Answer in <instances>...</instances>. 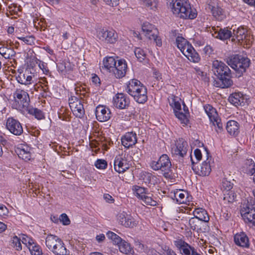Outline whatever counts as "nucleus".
<instances>
[{
	"label": "nucleus",
	"mask_w": 255,
	"mask_h": 255,
	"mask_svg": "<svg viewBox=\"0 0 255 255\" xmlns=\"http://www.w3.org/2000/svg\"><path fill=\"white\" fill-rule=\"evenodd\" d=\"M213 70L218 78L214 81V86L221 88H229L233 84L231 79V71L227 65L224 62L214 60L212 63Z\"/></svg>",
	"instance_id": "1"
},
{
	"label": "nucleus",
	"mask_w": 255,
	"mask_h": 255,
	"mask_svg": "<svg viewBox=\"0 0 255 255\" xmlns=\"http://www.w3.org/2000/svg\"><path fill=\"white\" fill-rule=\"evenodd\" d=\"M167 5L173 14L184 19H194L197 16L196 10L191 8L187 0H167Z\"/></svg>",
	"instance_id": "2"
},
{
	"label": "nucleus",
	"mask_w": 255,
	"mask_h": 255,
	"mask_svg": "<svg viewBox=\"0 0 255 255\" xmlns=\"http://www.w3.org/2000/svg\"><path fill=\"white\" fill-rule=\"evenodd\" d=\"M126 91L138 103L142 104L147 101L146 88L136 79H132L128 82Z\"/></svg>",
	"instance_id": "3"
},
{
	"label": "nucleus",
	"mask_w": 255,
	"mask_h": 255,
	"mask_svg": "<svg viewBox=\"0 0 255 255\" xmlns=\"http://www.w3.org/2000/svg\"><path fill=\"white\" fill-rule=\"evenodd\" d=\"M45 245L55 255H67V250L63 242L58 236L48 235L45 239Z\"/></svg>",
	"instance_id": "4"
},
{
	"label": "nucleus",
	"mask_w": 255,
	"mask_h": 255,
	"mask_svg": "<svg viewBox=\"0 0 255 255\" xmlns=\"http://www.w3.org/2000/svg\"><path fill=\"white\" fill-rule=\"evenodd\" d=\"M226 62L239 73V76H241L246 72L250 64V60L248 58L238 54L228 57Z\"/></svg>",
	"instance_id": "5"
},
{
	"label": "nucleus",
	"mask_w": 255,
	"mask_h": 255,
	"mask_svg": "<svg viewBox=\"0 0 255 255\" xmlns=\"http://www.w3.org/2000/svg\"><path fill=\"white\" fill-rule=\"evenodd\" d=\"M16 109H27L30 102L28 93L23 90H17L13 94Z\"/></svg>",
	"instance_id": "6"
},
{
	"label": "nucleus",
	"mask_w": 255,
	"mask_h": 255,
	"mask_svg": "<svg viewBox=\"0 0 255 255\" xmlns=\"http://www.w3.org/2000/svg\"><path fill=\"white\" fill-rule=\"evenodd\" d=\"M83 100L72 96L69 99V105L73 114L78 118H82L85 114L84 109Z\"/></svg>",
	"instance_id": "7"
},
{
	"label": "nucleus",
	"mask_w": 255,
	"mask_h": 255,
	"mask_svg": "<svg viewBox=\"0 0 255 255\" xmlns=\"http://www.w3.org/2000/svg\"><path fill=\"white\" fill-rule=\"evenodd\" d=\"M150 166L154 170H160L166 173L170 170L171 163L169 157L166 154H163L159 157L158 161H152Z\"/></svg>",
	"instance_id": "8"
},
{
	"label": "nucleus",
	"mask_w": 255,
	"mask_h": 255,
	"mask_svg": "<svg viewBox=\"0 0 255 255\" xmlns=\"http://www.w3.org/2000/svg\"><path fill=\"white\" fill-rule=\"evenodd\" d=\"M205 111L208 115L210 121L215 127L218 129H216L217 132H220L223 129V125L221 123V119L219 118L217 111L215 108L210 105L204 106Z\"/></svg>",
	"instance_id": "9"
},
{
	"label": "nucleus",
	"mask_w": 255,
	"mask_h": 255,
	"mask_svg": "<svg viewBox=\"0 0 255 255\" xmlns=\"http://www.w3.org/2000/svg\"><path fill=\"white\" fill-rule=\"evenodd\" d=\"M241 213L246 223L249 226H255V203L249 204L246 208L241 210Z\"/></svg>",
	"instance_id": "10"
},
{
	"label": "nucleus",
	"mask_w": 255,
	"mask_h": 255,
	"mask_svg": "<svg viewBox=\"0 0 255 255\" xmlns=\"http://www.w3.org/2000/svg\"><path fill=\"white\" fill-rule=\"evenodd\" d=\"M98 38L107 43H115L118 39V34L113 29H101L97 34Z\"/></svg>",
	"instance_id": "11"
},
{
	"label": "nucleus",
	"mask_w": 255,
	"mask_h": 255,
	"mask_svg": "<svg viewBox=\"0 0 255 255\" xmlns=\"http://www.w3.org/2000/svg\"><path fill=\"white\" fill-rule=\"evenodd\" d=\"M117 219L120 225L127 228H133L138 224L137 221L125 211L119 213L117 215Z\"/></svg>",
	"instance_id": "12"
},
{
	"label": "nucleus",
	"mask_w": 255,
	"mask_h": 255,
	"mask_svg": "<svg viewBox=\"0 0 255 255\" xmlns=\"http://www.w3.org/2000/svg\"><path fill=\"white\" fill-rule=\"evenodd\" d=\"M206 150L207 151V160H208L207 162V161H204L202 164L200 165L199 167H198L197 170H196V167L195 165L194 164V162L193 161L192 159V156L190 155V159L192 162V169L193 170H194L197 174H198L200 176H205L208 175L211 171V165L210 164V161L211 160V156H210V160H209V152L208 150L206 149Z\"/></svg>",
	"instance_id": "13"
},
{
	"label": "nucleus",
	"mask_w": 255,
	"mask_h": 255,
	"mask_svg": "<svg viewBox=\"0 0 255 255\" xmlns=\"http://www.w3.org/2000/svg\"><path fill=\"white\" fill-rule=\"evenodd\" d=\"M188 145L187 142L183 138L177 140L175 144L171 148L172 154L183 157L187 153Z\"/></svg>",
	"instance_id": "14"
},
{
	"label": "nucleus",
	"mask_w": 255,
	"mask_h": 255,
	"mask_svg": "<svg viewBox=\"0 0 255 255\" xmlns=\"http://www.w3.org/2000/svg\"><path fill=\"white\" fill-rule=\"evenodd\" d=\"M127 156L126 153H122L115 157L114 166L117 172L123 173L128 168L129 166L127 163Z\"/></svg>",
	"instance_id": "15"
},
{
	"label": "nucleus",
	"mask_w": 255,
	"mask_h": 255,
	"mask_svg": "<svg viewBox=\"0 0 255 255\" xmlns=\"http://www.w3.org/2000/svg\"><path fill=\"white\" fill-rule=\"evenodd\" d=\"M6 127L11 133L16 135H19L23 132L21 124L13 118H8L7 119Z\"/></svg>",
	"instance_id": "16"
},
{
	"label": "nucleus",
	"mask_w": 255,
	"mask_h": 255,
	"mask_svg": "<svg viewBox=\"0 0 255 255\" xmlns=\"http://www.w3.org/2000/svg\"><path fill=\"white\" fill-rule=\"evenodd\" d=\"M97 119L100 122L108 121L111 117L110 110L104 106H98L96 109Z\"/></svg>",
	"instance_id": "17"
},
{
	"label": "nucleus",
	"mask_w": 255,
	"mask_h": 255,
	"mask_svg": "<svg viewBox=\"0 0 255 255\" xmlns=\"http://www.w3.org/2000/svg\"><path fill=\"white\" fill-rule=\"evenodd\" d=\"M177 47L185 56H187L190 51L193 50V47L183 37L178 36L176 39Z\"/></svg>",
	"instance_id": "18"
},
{
	"label": "nucleus",
	"mask_w": 255,
	"mask_h": 255,
	"mask_svg": "<svg viewBox=\"0 0 255 255\" xmlns=\"http://www.w3.org/2000/svg\"><path fill=\"white\" fill-rule=\"evenodd\" d=\"M114 106L120 109H124L129 104V100L123 93H118L113 98Z\"/></svg>",
	"instance_id": "19"
},
{
	"label": "nucleus",
	"mask_w": 255,
	"mask_h": 255,
	"mask_svg": "<svg viewBox=\"0 0 255 255\" xmlns=\"http://www.w3.org/2000/svg\"><path fill=\"white\" fill-rule=\"evenodd\" d=\"M127 70V64L126 61L121 59L118 61V64L116 63L113 72L117 78H121L126 75Z\"/></svg>",
	"instance_id": "20"
},
{
	"label": "nucleus",
	"mask_w": 255,
	"mask_h": 255,
	"mask_svg": "<svg viewBox=\"0 0 255 255\" xmlns=\"http://www.w3.org/2000/svg\"><path fill=\"white\" fill-rule=\"evenodd\" d=\"M137 142L136 135L133 132H128L122 138V144L126 148L134 145Z\"/></svg>",
	"instance_id": "21"
},
{
	"label": "nucleus",
	"mask_w": 255,
	"mask_h": 255,
	"mask_svg": "<svg viewBox=\"0 0 255 255\" xmlns=\"http://www.w3.org/2000/svg\"><path fill=\"white\" fill-rule=\"evenodd\" d=\"M234 241L236 245L244 248H249V240L247 235L244 232L236 234L234 236Z\"/></svg>",
	"instance_id": "22"
},
{
	"label": "nucleus",
	"mask_w": 255,
	"mask_h": 255,
	"mask_svg": "<svg viewBox=\"0 0 255 255\" xmlns=\"http://www.w3.org/2000/svg\"><path fill=\"white\" fill-rule=\"evenodd\" d=\"M234 34L239 41L245 40L246 42L249 40L250 35L248 34L247 30L246 28L240 27L236 30L234 29Z\"/></svg>",
	"instance_id": "23"
},
{
	"label": "nucleus",
	"mask_w": 255,
	"mask_h": 255,
	"mask_svg": "<svg viewBox=\"0 0 255 255\" xmlns=\"http://www.w3.org/2000/svg\"><path fill=\"white\" fill-rule=\"evenodd\" d=\"M194 217L203 222H209V216L207 212L203 208H197L193 211Z\"/></svg>",
	"instance_id": "24"
},
{
	"label": "nucleus",
	"mask_w": 255,
	"mask_h": 255,
	"mask_svg": "<svg viewBox=\"0 0 255 255\" xmlns=\"http://www.w3.org/2000/svg\"><path fill=\"white\" fill-rule=\"evenodd\" d=\"M188 193L183 190H177L174 193V198L179 204L186 203L187 200Z\"/></svg>",
	"instance_id": "25"
},
{
	"label": "nucleus",
	"mask_w": 255,
	"mask_h": 255,
	"mask_svg": "<svg viewBox=\"0 0 255 255\" xmlns=\"http://www.w3.org/2000/svg\"><path fill=\"white\" fill-rule=\"evenodd\" d=\"M229 101L231 104L236 107L241 106L242 103L244 102L243 95L239 93H233L229 97Z\"/></svg>",
	"instance_id": "26"
},
{
	"label": "nucleus",
	"mask_w": 255,
	"mask_h": 255,
	"mask_svg": "<svg viewBox=\"0 0 255 255\" xmlns=\"http://www.w3.org/2000/svg\"><path fill=\"white\" fill-rule=\"evenodd\" d=\"M117 61L113 57H109L103 60V68L109 71L110 72L113 71L114 68H115Z\"/></svg>",
	"instance_id": "27"
},
{
	"label": "nucleus",
	"mask_w": 255,
	"mask_h": 255,
	"mask_svg": "<svg viewBox=\"0 0 255 255\" xmlns=\"http://www.w3.org/2000/svg\"><path fill=\"white\" fill-rule=\"evenodd\" d=\"M226 129L231 135H236L239 132L238 123L235 121H230L227 123Z\"/></svg>",
	"instance_id": "28"
},
{
	"label": "nucleus",
	"mask_w": 255,
	"mask_h": 255,
	"mask_svg": "<svg viewBox=\"0 0 255 255\" xmlns=\"http://www.w3.org/2000/svg\"><path fill=\"white\" fill-rule=\"evenodd\" d=\"M120 251L125 254H129L133 252L130 245L123 240L118 245Z\"/></svg>",
	"instance_id": "29"
},
{
	"label": "nucleus",
	"mask_w": 255,
	"mask_h": 255,
	"mask_svg": "<svg viewBox=\"0 0 255 255\" xmlns=\"http://www.w3.org/2000/svg\"><path fill=\"white\" fill-rule=\"evenodd\" d=\"M17 81L21 84L28 85L31 83L32 77L28 73H20L16 77Z\"/></svg>",
	"instance_id": "30"
},
{
	"label": "nucleus",
	"mask_w": 255,
	"mask_h": 255,
	"mask_svg": "<svg viewBox=\"0 0 255 255\" xmlns=\"http://www.w3.org/2000/svg\"><path fill=\"white\" fill-rule=\"evenodd\" d=\"M0 54L5 59H9L15 55V52L10 47H2L0 48Z\"/></svg>",
	"instance_id": "31"
},
{
	"label": "nucleus",
	"mask_w": 255,
	"mask_h": 255,
	"mask_svg": "<svg viewBox=\"0 0 255 255\" xmlns=\"http://www.w3.org/2000/svg\"><path fill=\"white\" fill-rule=\"evenodd\" d=\"M232 36V32L230 30L224 28H219V30L215 38H219L221 40H225L230 38Z\"/></svg>",
	"instance_id": "32"
},
{
	"label": "nucleus",
	"mask_w": 255,
	"mask_h": 255,
	"mask_svg": "<svg viewBox=\"0 0 255 255\" xmlns=\"http://www.w3.org/2000/svg\"><path fill=\"white\" fill-rule=\"evenodd\" d=\"M132 190L135 195L141 200L143 198V196H145V195L149 194L148 192V190L146 188L138 186H133Z\"/></svg>",
	"instance_id": "33"
},
{
	"label": "nucleus",
	"mask_w": 255,
	"mask_h": 255,
	"mask_svg": "<svg viewBox=\"0 0 255 255\" xmlns=\"http://www.w3.org/2000/svg\"><path fill=\"white\" fill-rule=\"evenodd\" d=\"M177 97L171 96L168 99L169 105L173 108L174 113L175 111H181V107L180 103L177 101Z\"/></svg>",
	"instance_id": "34"
},
{
	"label": "nucleus",
	"mask_w": 255,
	"mask_h": 255,
	"mask_svg": "<svg viewBox=\"0 0 255 255\" xmlns=\"http://www.w3.org/2000/svg\"><path fill=\"white\" fill-rule=\"evenodd\" d=\"M186 57L191 62L194 63H197L200 60L199 54L194 48L193 50H192L190 51Z\"/></svg>",
	"instance_id": "35"
},
{
	"label": "nucleus",
	"mask_w": 255,
	"mask_h": 255,
	"mask_svg": "<svg viewBox=\"0 0 255 255\" xmlns=\"http://www.w3.org/2000/svg\"><path fill=\"white\" fill-rule=\"evenodd\" d=\"M107 236L109 239H111L113 244L115 245H118L123 240L118 235L111 231H109L107 233Z\"/></svg>",
	"instance_id": "36"
},
{
	"label": "nucleus",
	"mask_w": 255,
	"mask_h": 255,
	"mask_svg": "<svg viewBox=\"0 0 255 255\" xmlns=\"http://www.w3.org/2000/svg\"><path fill=\"white\" fill-rule=\"evenodd\" d=\"M212 13L213 16L219 20H221L224 17L222 8L217 6L213 10H209Z\"/></svg>",
	"instance_id": "37"
},
{
	"label": "nucleus",
	"mask_w": 255,
	"mask_h": 255,
	"mask_svg": "<svg viewBox=\"0 0 255 255\" xmlns=\"http://www.w3.org/2000/svg\"><path fill=\"white\" fill-rule=\"evenodd\" d=\"M28 113L34 116L35 118L38 120H41L44 118V115L42 112L36 108H30L27 109Z\"/></svg>",
	"instance_id": "38"
},
{
	"label": "nucleus",
	"mask_w": 255,
	"mask_h": 255,
	"mask_svg": "<svg viewBox=\"0 0 255 255\" xmlns=\"http://www.w3.org/2000/svg\"><path fill=\"white\" fill-rule=\"evenodd\" d=\"M28 250L31 255H43L41 248L35 243L28 246Z\"/></svg>",
	"instance_id": "39"
},
{
	"label": "nucleus",
	"mask_w": 255,
	"mask_h": 255,
	"mask_svg": "<svg viewBox=\"0 0 255 255\" xmlns=\"http://www.w3.org/2000/svg\"><path fill=\"white\" fill-rule=\"evenodd\" d=\"M134 52L136 57L139 61L142 62L145 59L146 57V53L142 49L139 47L135 48L134 49Z\"/></svg>",
	"instance_id": "40"
},
{
	"label": "nucleus",
	"mask_w": 255,
	"mask_h": 255,
	"mask_svg": "<svg viewBox=\"0 0 255 255\" xmlns=\"http://www.w3.org/2000/svg\"><path fill=\"white\" fill-rule=\"evenodd\" d=\"M21 239L17 236H14L11 240V246L17 251H20L22 249Z\"/></svg>",
	"instance_id": "41"
},
{
	"label": "nucleus",
	"mask_w": 255,
	"mask_h": 255,
	"mask_svg": "<svg viewBox=\"0 0 255 255\" xmlns=\"http://www.w3.org/2000/svg\"><path fill=\"white\" fill-rule=\"evenodd\" d=\"M17 154L19 158L25 161L29 160L31 157L30 153L24 149H19L17 152Z\"/></svg>",
	"instance_id": "42"
},
{
	"label": "nucleus",
	"mask_w": 255,
	"mask_h": 255,
	"mask_svg": "<svg viewBox=\"0 0 255 255\" xmlns=\"http://www.w3.org/2000/svg\"><path fill=\"white\" fill-rule=\"evenodd\" d=\"M200 221L198 218L195 217L191 218L188 222L189 226L191 230L196 231L198 229V225L200 223Z\"/></svg>",
	"instance_id": "43"
},
{
	"label": "nucleus",
	"mask_w": 255,
	"mask_h": 255,
	"mask_svg": "<svg viewBox=\"0 0 255 255\" xmlns=\"http://www.w3.org/2000/svg\"><path fill=\"white\" fill-rule=\"evenodd\" d=\"M175 116L181 121V124L186 125L188 120L185 114L181 112L180 111H175Z\"/></svg>",
	"instance_id": "44"
},
{
	"label": "nucleus",
	"mask_w": 255,
	"mask_h": 255,
	"mask_svg": "<svg viewBox=\"0 0 255 255\" xmlns=\"http://www.w3.org/2000/svg\"><path fill=\"white\" fill-rule=\"evenodd\" d=\"M208 222H203L202 221H200V223L198 225V229H196V231L197 232L201 233H205L209 229V226L208 225Z\"/></svg>",
	"instance_id": "45"
},
{
	"label": "nucleus",
	"mask_w": 255,
	"mask_h": 255,
	"mask_svg": "<svg viewBox=\"0 0 255 255\" xmlns=\"http://www.w3.org/2000/svg\"><path fill=\"white\" fill-rule=\"evenodd\" d=\"M142 30L144 33L147 32H153L155 30H157L156 28L154 27V25L148 22H145L143 24L142 26Z\"/></svg>",
	"instance_id": "46"
},
{
	"label": "nucleus",
	"mask_w": 255,
	"mask_h": 255,
	"mask_svg": "<svg viewBox=\"0 0 255 255\" xmlns=\"http://www.w3.org/2000/svg\"><path fill=\"white\" fill-rule=\"evenodd\" d=\"M149 194H146L145 196L143 197V198L141 200L143 201V203L147 205H150L152 206H154L156 205L157 202L156 201L153 200L152 198L149 196Z\"/></svg>",
	"instance_id": "47"
},
{
	"label": "nucleus",
	"mask_w": 255,
	"mask_h": 255,
	"mask_svg": "<svg viewBox=\"0 0 255 255\" xmlns=\"http://www.w3.org/2000/svg\"><path fill=\"white\" fill-rule=\"evenodd\" d=\"M192 250H195L193 247L190 246L189 244H186L184 248L180 250V253L183 255H191Z\"/></svg>",
	"instance_id": "48"
},
{
	"label": "nucleus",
	"mask_w": 255,
	"mask_h": 255,
	"mask_svg": "<svg viewBox=\"0 0 255 255\" xmlns=\"http://www.w3.org/2000/svg\"><path fill=\"white\" fill-rule=\"evenodd\" d=\"M18 38L27 45H32L34 44L35 38L33 36H29L26 37H18Z\"/></svg>",
	"instance_id": "49"
},
{
	"label": "nucleus",
	"mask_w": 255,
	"mask_h": 255,
	"mask_svg": "<svg viewBox=\"0 0 255 255\" xmlns=\"http://www.w3.org/2000/svg\"><path fill=\"white\" fill-rule=\"evenodd\" d=\"M145 5L149 7L150 9H154L157 6V3L156 0H141Z\"/></svg>",
	"instance_id": "50"
},
{
	"label": "nucleus",
	"mask_w": 255,
	"mask_h": 255,
	"mask_svg": "<svg viewBox=\"0 0 255 255\" xmlns=\"http://www.w3.org/2000/svg\"><path fill=\"white\" fill-rule=\"evenodd\" d=\"M217 5V0H208L206 9L208 11L213 10Z\"/></svg>",
	"instance_id": "51"
},
{
	"label": "nucleus",
	"mask_w": 255,
	"mask_h": 255,
	"mask_svg": "<svg viewBox=\"0 0 255 255\" xmlns=\"http://www.w3.org/2000/svg\"><path fill=\"white\" fill-rule=\"evenodd\" d=\"M21 241L22 242V244H24L28 249V246L34 244L32 239L25 235L23 236Z\"/></svg>",
	"instance_id": "52"
},
{
	"label": "nucleus",
	"mask_w": 255,
	"mask_h": 255,
	"mask_svg": "<svg viewBox=\"0 0 255 255\" xmlns=\"http://www.w3.org/2000/svg\"><path fill=\"white\" fill-rule=\"evenodd\" d=\"M95 165L99 169H105L107 166V163L106 160L104 159H98L95 163Z\"/></svg>",
	"instance_id": "53"
},
{
	"label": "nucleus",
	"mask_w": 255,
	"mask_h": 255,
	"mask_svg": "<svg viewBox=\"0 0 255 255\" xmlns=\"http://www.w3.org/2000/svg\"><path fill=\"white\" fill-rule=\"evenodd\" d=\"M158 30H155L153 31V33L152 35L154 36V38L152 39L156 43V44L158 46H161L162 45V41L161 39L158 36Z\"/></svg>",
	"instance_id": "54"
},
{
	"label": "nucleus",
	"mask_w": 255,
	"mask_h": 255,
	"mask_svg": "<svg viewBox=\"0 0 255 255\" xmlns=\"http://www.w3.org/2000/svg\"><path fill=\"white\" fill-rule=\"evenodd\" d=\"M59 220L60 222H62L63 224L64 225H68L70 223V221L66 214L61 215Z\"/></svg>",
	"instance_id": "55"
},
{
	"label": "nucleus",
	"mask_w": 255,
	"mask_h": 255,
	"mask_svg": "<svg viewBox=\"0 0 255 255\" xmlns=\"http://www.w3.org/2000/svg\"><path fill=\"white\" fill-rule=\"evenodd\" d=\"M174 245L179 250H181L182 248H184V246L186 245V244H187V243H186L185 242H184V241L181 240V239H178L176 241H175L174 242Z\"/></svg>",
	"instance_id": "56"
},
{
	"label": "nucleus",
	"mask_w": 255,
	"mask_h": 255,
	"mask_svg": "<svg viewBox=\"0 0 255 255\" xmlns=\"http://www.w3.org/2000/svg\"><path fill=\"white\" fill-rule=\"evenodd\" d=\"M57 68L58 70L61 73H65L67 71L66 64L65 62L59 63L57 64Z\"/></svg>",
	"instance_id": "57"
},
{
	"label": "nucleus",
	"mask_w": 255,
	"mask_h": 255,
	"mask_svg": "<svg viewBox=\"0 0 255 255\" xmlns=\"http://www.w3.org/2000/svg\"><path fill=\"white\" fill-rule=\"evenodd\" d=\"M107 4L111 6H116L119 4V0H103Z\"/></svg>",
	"instance_id": "58"
},
{
	"label": "nucleus",
	"mask_w": 255,
	"mask_h": 255,
	"mask_svg": "<svg viewBox=\"0 0 255 255\" xmlns=\"http://www.w3.org/2000/svg\"><path fill=\"white\" fill-rule=\"evenodd\" d=\"M219 30V29L218 28H215V27H209L208 28L207 31L208 32H210L213 36L215 37V35H216Z\"/></svg>",
	"instance_id": "59"
},
{
	"label": "nucleus",
	"mask_w": 255,
	"mask_h": 255,
	"mask_svg": "<svg viewBox=\"0 0 255 255\" xmlns=\"http://www.w3.org/2000/svg\"><path fill=\"white\" fill-rule=\"evenodd\" d=\"M37 63H38V66L44 73L48 72V70L46 69V64L45 63L42 61H39L38 63L37 62Z\"/></svg>",
	"instance_id": "60"
},
{
	"label": "nucleus",
	"mask_w": 255,
	"mask_h": 255,
	"mask_svg": "<svg viewBox=\"0 0 255 255\" xmlns=\"http://www.w3.org/2000/svg\"><path fill=\"white\" fill-rule=\"evenodd\" d=\"M196 159L198 161H200L202 158V153L200 149L197 148L194 152Z\"/></svg>",
	"instance_id": "61"
},
{
	"label": "nucleus",
	"mask_w": 255,
	"mask_h": 255,
	"mask_svg": "<svg viewBox=\"0 0 255 255\" xmlns=\"http://www.w3.org/2000/svg\"><path fill=\"white\" fill-rule=\"evenodd\" d=\"M145 177L146 178L147 180L148 181V183L150 184L151 185L154 184L153 182V180H154L155 177L153 176L151 174H147L146 175H145Z\"/></svg>",
	"instance_id": "62"
},
{
	"label": "nucleus",
	"mask_w": 255,
	"mask_h": 255,
	"mask_svg": "<svg viewBox=\"0 0 255 255\" xmlns=\"http://www.w3.org/2000/svg\"><path fill=\"white\" fill-rule=\"evenodd\" d=\"M8 213V211L6 207L2 205H0V215H6Z\"/></svg>",
	"instance_id": "63"
},
{
	"label": "nucleus",
	"mask_w": 255,
	"mask_h": 255,
	"mask_svg": "<svg viewBox=\"0 0 255 255\" xmlns=\"http://www.w3.org/2000/svg\"><path fill=\"white\" fill-rule=\"evenodd\" d=\"M92 81L95 85H99L100 84V79L99 77L95 74L92 77Z\"/></svg>",
	"instance_id": "64"
}]
</instances>
